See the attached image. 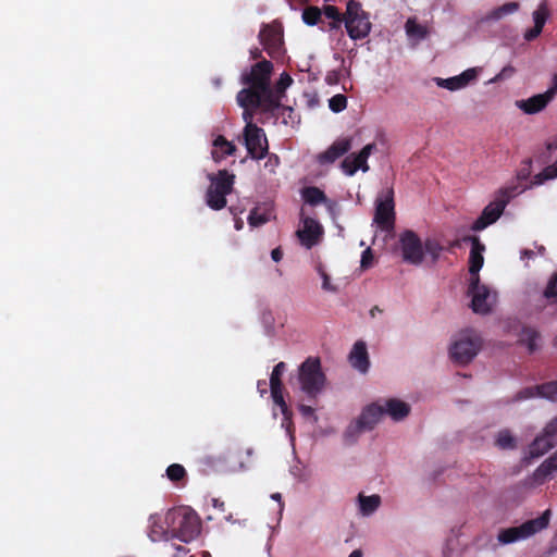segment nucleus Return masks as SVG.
I'll return each mask as SVG.
<instances>
[{"instance_id":"37998d69","label":"nucleus","mask_w":557,"mask_h":557,"mask_svg":"<svg viewBox=\"0 0 557 557\" xmlns=\"http://www.w3.org/2000/svg\"><path fill=\"white\" fill-rule=\"evenodd\" d=\"M346 107L347 98L343 94H337L329 100V108L335 113L344 111Z\"/></svg>"},{"instance_id":"e433bc0d","label":"nucleus","mask_w":557,"mask_h":557,"mask_svg":"<svg viewBox=\"0 0 557 557\" xmlns=\"http://www.w3.org/2000/svg\"><path fill=\"white\" fill-rule=\"evenodd\" d=\"M518 9H519V3H517V2H507V3H505V4L500 5V7L492 10L487 14V18L488 20L497 21V20H500L502 17H504L507 14H511V13L516 12Z\"/></svg>"},{"instance_id":"c85d7f7f","label":"nucleus","mask_w":557,"mask_h":557,"mask_svg":"<svg viewBox=\"0 0 557 557\" xmlns=\"http://www.w3.org/2000/svg\"><path fill=\"white\" fill-rule=\"evenodd\" d=\"M557 472V451L546 459L534 472V476L539 481H544L548 476Z\"/></svg>"},{"instance_id":"4468645a","label":"nucleus","mask_w":557,"mask_h":557,"mask_svg":"<svg viewBox=\"0 0 557 557\" xmlns=\"http://www.w3.org/2000/svg\"><path fill=\"white\" fill-rule=\"evenodd\" d=\"M376 150V144H367L358 153H351L342 161V169L345 174L352 176L358 170L362 172L369 171L368 158Z\"/></svg>"},{"instance_id":"473e14b6","label":"nucleus","mask_w":557,"mask_h":557,"mask_svg":"<svg viewBox=\"0 0 557 557\" xmlns=\"http://www.w3.org/2000/svg\"><path fill=\"white\" fill-rule=\"evenodd\" d=\"M479 350H449V359L459 366L471 362Z\"/></svg>"},{"instance_id":"aec40b11","label":"nucleus","mask_w":557,"mask_h":557,"mask_svg":"<svg viewBox=\"0 0 557 557\" xmlns=\"http://www.w3.org/2000/svg\"><path fill=\"white\" fill-rule=\"evenodd\" d=\"M384 417L383 409L381 408V403L375 401L368 406H366L358 419L360 423L363 424V430L371 431L375 428V425L380 422V420Z\"/></svg>"},{"instance_id":"6e6d98bb","label":"nucleus","mask_w":557,"mask_h":557,"mask_svg":"<svg viewBox=\"0 0 557 557\" xmlns=\"http://www.w3.org/2000/svg\"><path fill=\"white\" fill-rule=\"evenodd\" d=\"M372 261H373L372 250H371V248H367L366 250H363V252L361 255V268H363V269L370 268L372 265Z\"/></svg>"},{"instance_id":"5fc2aeb1","label":"nucleus","mask_w":557,"mask_h":557,"mask_svg":"<svg viewBox=\"0 0 557 557\" xmlns=\"http://www.w3.org/2000/svg\"><path fill=\"white\" fill-rule=\"evenodd\" d=\"M322 13L330 20H336L344 16L335 5H324Z\"/></svg>"},{"instance_id":"bb28decb","label":"nucleus","mask_w":557,"mask_h":557,"mask_svg":"<svg viewBox=\"0 0 557 557\" xmlns=\"http://www.w3.org/2000/svg\"><path fill=\"white\" fill-rule=\"evenodd\" d=\"M260 90L257 87L243 88L236 96L237 103L242 108L252 107L259 109L260 106Z\"/></svg>"},{"instance_id":"603ef678","label":"nucleus","mask_w":557,"mask_h":557,"mask_svg":"<svg viewBox=\"0 0 557 557\" xmlns=\"http://www.w3.org/2000/svg\"><path fill=\"white\" fill-rule=\"evenodd\" d=\"M458 76L460 78L462 87H466L468 84H470L472 81L476 78L478 72L475 69H468Z\"/></svg>"},{"instance_id":"2f4dec72","label":"nucleus","mask_w":557,"mask_h":557,"mask_svg":"<svg viewBox=\"0 0 557 557\" xmlns=\"http://www.w3.org/2000/svg\"><path fill=\"white\" fill-rule=\"evenodd\" d=\"M380 504L381 497L379 495L359 496L360 511L362 515H371L379 508Z\"/></svg>"},{"instance_id":"f8f14e48","label":"nucleus","mask_w":557,"mask_h":557,"mask_svg":"<svg viewBox=\"0 0 557 557\" xmlns=\"http://www.w3.org/2000/svg\"><path fill=\"white\" fill-rule=\"evenodd\" d=\"M557 445V417L553 418L544 428L543 433L534 438L530 445V456L539 458Z\"/></svg>"},{"instance_id":"a878e982","label":"nucleus","mask_w":557,"mask_h":557,"mask_svg":"<svg viewBox=\"0 0 557 557\" xmlns=\"http://www.w3.org/2000/svg\"><path fill=\"white\" fill-rule=\"evenodd\" d=\"M212 158L219 162L227 156L234 154L236 147L233 143L228 141L223 135H219L213 140Z\"/></svg>"},{"instance_id":"052dcab7","label":"nucleus","mask_w":557,"mask_h":557,"mask_svg":"<svg viewBox=\"0 0 557 557\" xmlns=\"http://www.w3.org/2000/svg\"><path fill=\"white\" fill-rule=\"evenodd\" d=\"M512 73H513V69L511 66L504 67L502 70V72L494 78V81L509 77Z\"/></svg>"},{"instance_id":"a211bd4d","label":"nucleus","mask_w":557,"mask_h":557,"mask_svg":"<svg viewBox=\"0 0 557 557\" xmlns=\"http://www.w3.org/2000/svg\"><path fill=\"white\" fill-rule=\"evenodd\" d=\"M483 339L480 333L473 329L460 331L449 348H482Z\"/></svg>"},{"instance_id":"864d4df0","label":"nucleus","mask_w":557,"mask_h":557,"mask_svg":"<svg viewBox=\"0 0 557 557\" xmlns=\"http://www.w3.org/2000/svg\"><path fill=\"white\" fill-rule=\"evenodd\" d=\"M265 157H268V159L264 163V169L270 173H275L276 168L280 165V158L275 153L269 152Z\"/></svg>"},{"instance_id":"f257e3e1","label":"nucleus","mask_w":557,"mask_h":557,"mask_svg":"<svg viewBox=\"0 0 557 557\" xmlns=\"http://www.w3.org/2000/svg\"><path fill=\"white\" fill-rule=\"evenodd\" d=\"M165 524L170 525L171 537L184 543L195 540L201 528L198 515L188 508L170 510L165 517Z\"/></svg>"},{"instance_id":"774afa93","label":"nucleus","mask_w":557,"mask_h":557,"mask_svg":"<svg viewBox=\"0 0 557 557\" xmlns=\"http://www.w3.org/2000/svg\"><path fill=\"white\" fill-rule=\"evenodd\" d=\"M250 58L252 60H258L262 58V51L259 48H253L250 50Z\"/></svg>"},{"instance_id":"dca6fc26","label":"nucleus","mask_w":557,"mask_h":557,"mask_svg":"<svg viewBox=\"0 0 557 557\" xmlns=\"http://www.w3.org/2000/svg\"><path fill=\"white\" fill-rule=\"evenodd\" d=\"M534 397H541L554 401L557 400V380L524 387L513 396L512 401L517 403Z\"/></svg>"},{"instance_id":"72a5a7b5","label":"nucleus","mask_w":557,"mask_h":557,"mask_svg":"<svg viewBox=\"0 0 557 557\" xmlns=\"http://www.w3.org/2000/svg\"><path fill=\"white\" fill-rule=\"evenodd\" d=\"M302 21L309 26L318 25L322 22V10L314 5H309L302 11Z\"/></svg>"},{"instance_id":"f704fd0d","label":"nucleus","mask_w":557,"mask_h":557,"mask_svg":"<svg viewBox=\"0 0 557 557\" xmlns=\"http://www.w3.org/2000/svg\"><path fill=\"white\" fill-rule=\"evenodd\" d=\"M495 444L500 449H515L517 447L515 436L507 429L498 432Z\"/></svg>"},{"instance_id":"7ed1b4c3","label":"nucleus","mask_w":557,"mask_h":557,"mask_svg":"<svg viewBox=\"0 0 557 557\" xmlns=\"http://www.w3.org/2000/svg\"><path fill=\"white\" fill-rule=\"evenodd\" d=\"M210 186L206 193V203L212 210H221L226 206V196L233 190L235 175L227 170H220L216 174H209Z\"/></svg>"},{"instance_id":"c03bdc74","label":"nucleus","mask_w":557,"mask_h":557,"mask_svg":"<svg viewBox=\"0 0 557 557\" xmlns=\"http://www.w3.org/2000/svg\"><path fill=\"white\" fill-rule=\"evenodd\" d=\"M219 461L215 457H202L200 458L198 462V469L201 473L208 474L211 470H213L216 466V462Z\"/></svg>"},{"instance_id":"b1692460","label":"nucleus","mask_w":557,"mask_h":557,"mask_svg":"<svg viewBox=\"0 0 557 557\" xmlns=\"http://www.w3.org/2000/svg\"><path fill=\"white\" fill-rule=\"evenodd\" d=\"M260 90V106L261 109L265 113H273L275 110L281 108V96L276 94L271 86L265 87L264 90Z\"/></svg>"},{"instance_id":"cd10ccee","label":"nucleus","mask_w":557,"mask_h":557,"mask_svg":"<svg viewBox=\"0 0 557 557\" xmlns=\"http://www.w3.org/2000/svg\"><path fill=\"white\" fill-rule=\"evenodd\" d=\"M301 197L306 203L318 206L326 202L327 198L323 190L315 186H308L301 189Z\"/></svg>"},{"instance_id":"79ce46f5","label":"nucleus","mask_w":557,"mask_h":557,"mask_svg":"<svg viewBox=\"0 0 557 557\" xmlns=\"http://www.w3.org/2000/svg\"><path fill=\"white\" fill-rule=\"evenodd\" d=\"M540 334L533 329H524L521 335V341L527 342V348H537Z\"/></svg>"},{"instance_id":"6e6552de","label":"nucleus","mask_w":557,"mask_h":557,"mask_svg":"<svg viewBox=\"0 0 557 557\" xmlns=\"http://www.w3.org/2000/svg\"><path fill=\"white\" fill-rule=\"evenodd\" d=\"M243 138L251 159L261 160L268 154V138L264 131L258 125H245Z\"/></svg>"},{"instance_id":"8fccbe9b","label":"nucleus","mask_w":557,"mask_h":557,"mask_svg":"<svg viewBox=\"0 0 557 557\" xmlns=\"http://www.w3.org/2000/svg\"><path fill=\"white\" fill-rule=\"evenodd\" d=\"M269 221V218L264 213H259L257 209L250 211L248 215V223L251 226H260Z\"/></svg>"},{"instance_id":"49530a36","label":"nucleus","mask_w":557,"mask_h":557,"mask_svg":"<svg viewBox=\"0 0 557 557\" xmlns=\"http://www.w3.org/2000/svg\"><path fill=\"white\" fill-rule=\"evenodd\" d=\"M437 85L441 87H444L448 90H458V89L463 88L458 75L454 76V77L445 78V79L438 78Z\"/></svg>"},{"instance_id":"2eb2a0df","label":"nucleus","mask_w":557,"mask_h":557,"mask_svg":"<svg viewBox=\"0 0 557 557\" xmlns=\"http://www.w3.org/2000/svg\"><path fill=\"white\" fill-rule=\"evenodd\" d=\"M557 95V79L553 85L543 94H537L525 100L516 101V106L527 114H535L546 108V106Z\"/></svg>"},{"instance_id":"423d86ee","label":"nucleus","mask_w":557,"mask_h":557,"mask_svg":"<svg viewBox=\"0 0 557 557\" xmlns=\"http://www.w3.org/2000/svg\"><path fill=\"white\" fill-rule=\"evenodd\" d=\"M513 195V189H502L499 198L488 203L482 211L481 215L473 222L471 230L480 232L488 225L495 223L503 214L507 203Z\"/></svg>"},{"instance_id":"1a4fd4ad","label":"nucleus","mask_w":557,"mask_h":557,"mask_svg":"<svg viewBox=\"0 0 557 557\" xmlns=\"http://www.w3.org/2000/svg\"><path fill=\"white\" fill-rule=\"evenodd\" d=\"M399 244L405 262L413 265H420L423 262V243L413 231H404L399 236Z\"/></svg>"},{"instance_id":"9b49d317","label":"nucleus","mask_w":557,"mask_h":557,"mask_svg":"<svg viewBox=\"0 0 557 557\" xmlns=\"http://www.w3.org/2000/svg\"><path fill=\"white\" fill-rule=\"evenodd\" d=\"M272 72V62L262 59L261 61L255 63L250 67L249 72H244L242 74L240 83L246 86L257 87L258 89L264 90L265 87L270 86Z\"/></svg>"},{"instance_id":"9d476101","label":"nucleus","mask_w":557,"mask_h":557,"mask_svg":"<svg viewBox=\"0 0 557 557\" xmlns=\"http://www.w3.org/2000/svg\"><path fill=\"white\" fill-rule=\"evenodd\" d=\"M260 44L271 58L283 54V29L281 24H264L259 33Z\"/></svg>"},{"instance_id":"0e129e2a","label":"nucleus","mask_w":557,"mask_h":557,"mask_svg":"<svg viewBox=\"0 0 557 557\" xmlns=\"http://www.w3.org/2000/svg\"><path fill=\"white\" fill-rule=\"evenodd\" d=\"M271 258L273 259V261L275 262H278L282 260L283 258V251L281 250V248H275L272 250L271 252Z\"/></svg>"},{"instance_id":"680f3d73","label":"nucleus","mask_w":557,"mask_h":557,"mask_svg":"<svg viewBox=\"0 0 557 557\" xmlns=\"http://www.w3.org/2000/svg\"><path fill=\"white\" fill-rule=\"evenodd\" d=\"M462 243H471V247H474L475 243H481V240L478 236L467 235L461 238V244Z\"/></svg>"},{"instance_id":"13d9d810","label":"nucleus","mask_w":557,"mask_h":557,"mask_svg":"<svg viewBox=\"0 0 557 557\" xmlns=\"http://www.w3.org/2000/svg\"><path fill=\"white\" fill-rule=\"evenodd\" d=\"M255 110L256 109H252V107L244 108L243 120L245 121L246 125H256L253 123V111Z\"/></svg>"},{"instance_id":"7c9ffc66","label":"nucleus","mask_w":557,"mask_h":557,"mask_svg":"<svg viewBox=\"0 0 557 557\" xmlns=\"http://www.w3.org/2000/svg\"><path fill=\"white\" fill-rule=\"evenodd\" d=\"M405 29L407 35L410 38H414L418 40H422L426 38L429 30L428 27L421 24H418L414 18H408L405 24Z\"/></svg>"},{"instance_id":"5701e85b","label":"nucleus","mask_w":557,"mask_h":557,"mask_svg":"<svg viewBox=\"0 0 557 557\" xmlns=\"http://www.w3.org/2000/svg\"><path fill=\"white\" fill-rule=\"evenodd\" d=\"M152 542L168 541L171 537L170 525H164L162 519L158 515H152L149 518V533Z\"/></svg>"},{"instance_id":"39448f33","label":"nucleus","mask_w":557,"mask_h":557,"mask_svg":"<svg viewBox=\"0 0 557 557\" xmlns=\"http://www.w3.org/2000/svg\"><path fill=\"white\" fill-rule=\"evenodd\" d=\"M299 381L301 388L310 396H315L323 387L325 376L321 371L319 358H308L300 367Z\"/></svg>"},{"instance_id":"20e7f679","label":"nucleus","mask_w":557,"mask_h":557,"mask_svg":"<svg viewBox=\"0 0 557 557\" xmlns=\"http://www.w3.org/2000/svg\"><path fill=\"white\" fill-rule=\"evenodd\" d=\"M345 28L352 40L364 39L371 32L372 24L368 12L357 0H348L344 13Z\"/></svg>"},{"instance_id":"393cba45","label":"nucleus","mask_w":557,"mask_h":557,"mask_svg":"<svg viewBox=\"0 0 557 557\" xmlns=\"http://www.w3.org/2000/svg\"><path fill=\"white\" fill-rule=\"evenodd\" d=\"M485 245L483 243H475L474 247H471L469 256V273L470 278L480 277L479 272L483 267L484 257L483 252Z\"/></svg>"},{"instance_id":"69168bd1","label":"nucleus","mask_w":557,"mask_h":557,"mask_svg":"<svg viewBox=\"0 0 557 557\" xmlns=\"http://www.w3.org/2000/svg\"><path fill=\"white\" fill-rule=\"evenodd\" d=\"M299 410L306 417L312 416L314 412V409L312 407L306 405H300Z\"/></svg>"},{"instance_id":"09e8293b","label":"nucleus","mask_w":557,"mask_h":557,"mask_svg":"<svg viewBox=\"0 0 557 557\" xmlns=\"http://www.w3.org/2000/svg\"><path fill=\"white\" fill-rule=\"evenodd\" d=\"M285 369H286V366H285L284 362H278L274 367V369H273V371L271 373V376H270V386L283 385L281 377H282Z\"/></svg>"},{"instance_id":"6ab92c4d","label":"nucleus","mask_w":557,"mask_h":557,"mask_svg":"<svg viewBox=\"0 0 557 557\" xmlns=\"http://www.w3.org/2000/svg\"><path fill=\"white\" fill-rule=\"evenodd\" d=\"M383 414L389 416L394 421H401L410 413V406L397 398H388L381 404Z\"/></svg>"},{"instance_id":"de8ad7c7","label":"nucleus","mask_w":557,"mask_h":557,"mask_svg":"<svg viewBox=\"0 0 557 557\" xmlns=\"http://www.w3.org/2000/svg\"><path fill=\"white\" fill-rule=\"evenodd\" d=\"M292 84L293 78L290 77V75L287 74L286 72H283L276 83L274 91L278 94L281 97H283L286 88L289 87Z\"/></svg>"},{"instance_id":"bf43d9fd","label":"nucleus","mask_w":557,"mask_h":557,"mask_svg":"<svg viewBox=\"0 0 557 557\" xmlns=\"http://www.w3.org/2000/svg\"><path fill=\"white\" fill-rule=\"evenodd\" d=\"M343 23L345 24L344 16L336 20H331V22L327 24V30H337L342 27Z\"/></svg>"},{"instance_id":"f03ea898","label":"nucleus","mask_w":557,"mask_h":557,"mask_svg":"<svg viewBox=\"0 0 557 557\" xmlns=\"http://www.w3.org/2000/svg\"><path fill=\"white\" fill-rule=\"evenodd\" d=\"M550 510H545L540 517L528 520L520 525L502 529L497 534V540L503 545L524 541L534 534L546 529L549 524Z\"/></svg>"},{"instance_id":"412c9836","label":"nucleus","mask_w":557,"mask_h":557,"mask_svg":"<svg viewBox=\"0 0 557 557\" xmlns=\"http://www.w3.org/2000/svg\"><path fill=\"white\" fill-rule=\"evenodd\" d=\"M351 148V139L350 138H342L334 141L327 150L322 152L319 156V161L321 163H332L336 159L341 158L345 153H347Z\"/></svg>"},{"instance_id":"3c124183","label":"nucleus","mask_w":557,"mask_h":557,"mask_svg":"<svg viewBox=\"0 0 557 557\" xmlns=\"http://www.w3.org/2000/svg\"><path fill=\"white\" fill-rule=\"evenodd\" d=\"M544 296L548 299L557 297V272H555L549 278L547 286L544 290Z\"/></svg>"},{"instance_id":"4d7b16f0","label":"nucleus","mask_w":557,"mask_h":557,"mask_svg":"<svg viewBox=\"0 0 557 557\" xmlns=\"http://www.w3.org/2000/svg\"><path fill=\"white\" fill-rule=\"evenodd\" d=\"M318 271L323 280V283H322V288L324 290H329V292H335L336 288L330 283V277L329 275L324 272V270L322 269V267H319L318 268Z\"/></svg>"},{"instance_id":"ddd939ff","label":"nucleus","mask_w":557,"mask_h":557,"mask_svg":"<svg viewBox=\"0 0 557 557\" xmlns=\"http://www.w3.org/2000/svg\"><path fill=\"white\" fill-rule=\"evenodd\" d=\"M468 294L471 296V309L475 313L486 314L492 309L491 290L480 284V277L470 278Z\"/></svg>"},{"instance_id":"c9c22d12","label":"nucleus","mask_w":557,"mask_h":557,"mask_svg":"<svg viewBox=\"0 0 557 557\" xmlns=\"http://www.w3.org/2000/svg\"><path fill=\"white\" fill-rule=\"evenodd\" d=\"M367 431L368 430H363V424L360 423V420L357 418L345 430L344 440L347 444H352L357 441L361 433Z\"/></svg>"},{"instance_id":"4c0bfd02","label":"nucleus","mask_w":557,"mask_h":557,"mask_svg":"<svg viewBox=\"0 0 557 557\" xmlns=\"http://www.w3.org/2000/svg\"><path fill=\"white\" fill-rule=\"evenodd\" d=\"M556 177H557V160L555 161V163L547 165L546 168L543 169L542 172L534 175V177L532 180V184L541 185L545 181L554 180Z\"/></svg>"},{"instance_id":"0eeeda50","label":"nucleus","mask_w":557,"mask_h":557,"mask_svg":"<svg viewBox=\"0 0 557 557\" xmlns=\"http://www.w3.org/2000/svg\"><path fill=\"white\" fill-rule=\"evenodd\" d=\"M374 222L383 230L391 231L395 225L394 189L386 188L375 201Z\"/></svg>"},{"instance_id":"f3484780","label":"nucleus","mask_w":557,"mask_h":557,"mask_svg":"<svg viewBox=\"0 0 557 557\" xmlns=\"http://www.w3.org/2000/svg\"><path fill=\"white\" fill-rule=\"evenodd\" d=\"M304 227L297 231V236L301 244L310 249L318 244L320 236L323 233L322 226L312 218H305L302 220Z\"/></svg>"},{"instance_id":"a19ab883","label":"nucleus","mask_w":557,"mask_h":557,"mask_svg":"<svg viewBox=\"0 0 557 557\" xmlns=\"http://www.w3.org/2000/svg\"><path fill=\"white\" fill-rule=\"evenodd\" d=\"M424 253L432 257L433 261H436L443 250L441 244L435 239H426L423 244Z\"/></svg>"},{"instance_id":"a18cd8bd","label":"nucleus","mask_w":557,"mask_h":557,"mask_svg":"<svg viewBox=\"0 0 557 557\" xmlns=\"http://www.w3.org/2000/svg\"><path fill=\"white\" fill-rule=\"evenodd\" d=\"M260 319H261V322H262V324H263V326L265 329V333L268 335H270V336L273 335L274 334V321L275 320H274V315H273L272 311L271 310H263L261 312Z\"/></svg>"},{"instance_id":"58836bf2","label":"nucleus","mask_w":557,"mask_h":557,"mask_svg":"<svg viewBox=\"0 0 557 557\" xmlns=\"http://www.w3.org/2000/svg\"><path fill=\"white\" fill-rule=\"evenodd\" d=\"M273 403L280 407L281 412L286 417L289 413L288 406L283 397V385L270 386Z\"/></svg>"},{"instance_id":"338daca9","label":"nucleus","mask_w":557,"mask_h":557,"mask_svg":"<svg viewBox=\"0 0 557 557\" xmlns=\"http://www.w3.org/2000/svg\"><path fill=\"white\" fill-rule=\"evenodd\" d=\"M557 149V136L553 138L552 140L546 143V150L548 152Z\"/></svg>"},{"instance_id":"c756f323","label":"nucleus","mask_w":557,"mask_h":557,"mask_svg":"<svg viewBox=\"0 0 557 557\" xmlns=\"http://www.w3.org/2000/svg\"><path fill=\"white\" fill-rule=\"evenodd\" d=\"M349 362L361 373H366L369 369L370 361L368 350H351L349 354Z\"/></svg>"},{"instance_id":"e2e57ef3","label":"nucleus","mask_w":557,"mask_h":557,"mask_svg":"<svg viewBox=\"0 0 557 557\" xmlns=\"http://www.w3.org/2000/svg\"><path fill=\"white\" fill-rule=\"evenodd\" d=\"M258 392L263 396L268 393V383L265 380H259L257 383Z\"/></svg>"},{"instance_id":"4be33fe9","label":"nucleus","mask_w":557,"mask_h":557,"mask_svg":"<svg viewBox=\"0 0 557 557\" xmlns=\"http://www.w3.org/2000/svg\"><path fill=\"white\" fill-rule=\"evenodd\" d=\"M549 16V10L546 2H542L533 12L534 26L524 33V39L532 41L540 36L543 27Z\"/></svg>"},{"instance_id":"ea45409f","label":"nucleus","mask_w":557,"mask_h":557,"mask_svg":"<svg viewBox=\"0 0 557 557\" xmlns=\"http://www.w3.org/2000/svg\"><path fill=\"white\" fill-rule=\"evenodd\" d=\"M186 470L180 463H172L166 469V476L170 481L178 483L186 478Z\"/></svg>"}]
</instances>
